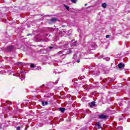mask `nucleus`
Segmentation results:
<instances>
[{
	"label": "nucleus",
	"instance_id": "19",
	"mask_svg": "<svg viewBox=\"0 0 130 130\" xmlns=\"http://www.w3.org/2000/svg\"><path fill=\"white\" fill-rule=\"evenodd\" d=\"M73 58H77V55L74 54V56H73Z\"/></svg>",
	"mask_w": 130,
	"mask_h": 130
},
{
	"label": "nucleus",
	"instance_id": "11",
	"mask_svg": "<svg viewBox=\"0 0 130 130\" xmlns=\"http://www.w3.org/2000/svg\"><path fill=\"white\" fill-rule=\"evenodd\" d=\"M107 6V4H106V3H103L102 5V7L103 8H106V6Z\"/></svg>",
	"mask_w": 130,
	"mask_h": 130
},
{
	"label": "nucleus",
	"instance_id": "13",
	"mask_svg": "<svg viewBox=\"0 0 130 130\" xmlns=\"http://www.w3.org/2000/svg\"><path fill=\"white\" fill-rule=\"evenodd\" d=\"M71 53H72V50H71V49L67 50V54H70Z\"/></svg>",
	"mask_w": 130,
	"mask_h": 130
},
{
	"label": "nucleus",
	"instance_id": "16",
	"mask_svg": "<svg viewBox=\"0 0 130 130\" xmlns=\"http://www.w3.org/2000/svg\"><path fill=\"white\" fill-rule=\"evenodd\" d=\"M71 2L73 4H76V3H77V0H71Z\"/></svg>",
	"mask_w": 130,
	"mask_h": 130
},
{
	"label": "nucleus",
	"instance_id": "23",
	"mask_svg": "<svg viewBox=\"0 0 130 130\" xmlns=\"http://www.w3.org/2000/svg\"><path fill=\"white\" fill-rule=\"evenodd\" d=\"M43 41H44V42H47V41H48L44 40Z\"/></svg>",
	"mask_w": 130,
	"mask_h": 130
},
{
	"label": "nucleus",
	"instance_id": "26",
	"mask_svg": "<svg viewBox=\"0 0 130 130\" xmlns=\"http://www.w3.org/2000/svg\"><path fill=\"white\" fill-rule=\"evenodd\" d=\"M110 59V58H107V60H109Z\"/></svg>",
	"mask_w": 130,
	"mask_h": 130
},
{
	"label": "nucleus",
	"instance_id": "21",
	"mask_svg": "<svg viewBox=\"0 0 130 130\" xmlns=\"http://www.w3.org/2000/svg\"><path fill=\"white\" fill-rule=\"evenodd\" d=\"M109 37H110V36L109 35H106V38H109Z\"/></svg>",
	"mask_w": 130,
	"mask_h": 130
},
{
	"label": "nucleus",
	"instance_id": "10",
	"mask_svg": "<svg viewBox=\"0 0 130 130\" xmlns=\"http://www.w3.org/2000/svg\"><path fill=\"white\" fill-rule=\"evenodd\" d=\"M96 125H97L98 128H101V125L100 124V123L98 122L96 124Z\"/></svg>",
	"mask_w": 130,
	"mask_h": 130
},
{
	"label": "nucleus",
	"instance_id": "8",
	"mask_svg": "<svg viewBox=\"0 0 130 130\" xmlns=\"http://www.w3.org/2000/svg\"><path fill=\"white\" fill-rule=\"evenodd\" d=\"M56 21H57V19H56V18H52V19H51V22H56Z\"/></svg>",
	"mask_w": 130,
	"mask_h": 130
},
{
	"label": "nucleus",
	"instance_id": "25",
	"mask_svg": "<svg viewBox=\"0 0 130 130\" xmlns=\"http://www.w3.org/2000/svg\"><path fill=\"white\" fill-rule=\"evenodd\" d=\"M50 49H52V48H53L52 47H50L49 48Z\"/></svg>",
	"mask_w": 130,
	"mask_h": 130
},
{
	"label": "nucleus",
	"instance_id": "5",
	"mask_svg": "<svg viewBox=\"0 0 130 130\" xmlns=\"http://www.w3.org/2000/svg\"><path fill=\"white\" fill-rule=\"evenodd\" d=\"M95 103H96L95 102H92L91 103H89L90 107H94L95 106Z\"/></svg>",
	"mask_w": 130,
	"mask_h": 130
},
{
	"label": "nucleus",
	"instance_id": "22",
	"mask_svg": "<svg viewBox=\"0 0 130 130\" xmlns=\"http://www.w3.org/2000/svg\"><path fill=\"white\" fill-rule=\"evenodd\" d=\"M20 128H21V127H20V126H18V127H17V130H20Z\"/></svg>",
	"mask_w": 130,
	"mask_h": 130
},
{
	"label": "nucleus",
	"instance_id": "32",
	"mask_svg": "<svg viewBox=\"0 0 130 130\" xmlns=\"http://www.w3.org/2000/svg\"><path fill=\"white\" fill-rule=\"evenodd\" d=\"M111 81H113V80L111 79Z\"/></svg>",
	"mask_w": 130,
	"mask_h": 130
},
{
	"label": "nucleus",
	"instance_id": "9",
	"mask_svg": "<svg viewBox=\"0 0 130 130\" xmlns=\"http://www.w3.org/2000/svg\"><path fill=\"white\" fill-rule=\"evenodd\" d=\"M105 71V74H108L109 73V70H107L106 68H105L104 69Z\"/></svg>",
	"mask_w": 130,
	"mask_h": 130
},
{
	"label": "nucleus",
	"instance_id": "33",
	"mask_svg": "<svg viewBox=\"0 0 130 130\" xmlns=\"http://www.w3.org/2000/svg\"><path fill=\"white\" fill-rule=\"evenodd\" d=\"M26 129H25V130H26Z\"/></svg>",
	"mask_w": 130,
	"mask_h": 130
},
{
	"label": "nucleus",
	"instance_id": "29",
	"mask_svg": "<svg viewBox=\"0 0 130 130\" xmlns=\"http://www.w3.org/2000/svg\"><path fill=\"white\" fill-rule=\"evenodd\" d=\"M8 102H10L9 101H6V103H7Z\"/></svg>",
	"mask_w": 130,
	"mask_h": 130
},
{
	"label": "nucleus",
	"instance_id": "4",
	"mask_svg": "<svg viewBox=\"0 0 130 130\" xmlns=\"http://www.w3.org/2000/svg\"><path fill=\"white\" fill-rule=\"evenodd\" d=\"M118 67L119 69H122V68H124V64L122 63H120L118 64Z\"/></svg>",
	"mask_w": 130,
	"mask_h": 130
},
{
	"label": "nucleus",
	"instance_id": "17",
	"mask_svg": "<svg viewBox=\"0 0 130 130\" xmlns=\"http://www.w3.org/2000/svg\"><path fill=\"white\" fill-rule=\"evenodd\" d=\"M62 54V51H60L59 52H58L57 55H60V54Z\"/></svg>",
	"mask_w": 130,
	"mask_h": 130
},
{
	"label": "nucleus",
	"instance_id": "20",
	"mask_svg": "<svg viewBox=\"0 0 130 130\" xmlns=\"http://www.w3.org/2000/svg\"><path fill=\"white\" fill-rule=\"evenodd\" d=\"M30 67H31V68H35V66H34V64H30Z\"/></svg>",
	"mask_w": 130,
	"mask_h": 130
},
{
	"label": "nucleus",
	"instance_id": "31",
	"mask_svg": "<svg viewBox=\"0 0 130 130\" xmlns=\"http://www.w3.org/2000/svg\"><path fill=\"white\" fill-rule=\"evenodd\" d=\"M21 81H23V79H21Z\"/></svg>",
	"mask_w": 130,
	"mask_h": 130
},
{
	"label": "nucleus",
	"instance_id": "30",
	"mask_svg": "<svg viewBox=\"0 0 130 130\" xmlns=\"http://www.w3.org/2000/svg\"><path fill=\"white\" fill-rule=\"evenodd\" d=\"M87 5H88V4H85V6H87Z\"/></svg>",
	"mask_w": 130,
	"mask_h": 130
},
{
	"label": "nucleus",
	"instance_id": "2",
	"mask_svg": "<svg viewBox=\"0 0 130 130\" xmlns=\"http://www.w3.org/2000/svg\"><path fill=\"white\" fill-rule=\"evenodd\" d=\"M99 118L100 119H105V118H107V116L104 114H101L99 115Z\"/></svg>",
	"mask_w": 130,
	"mask_h": 130
},
{
	"label": "nucleus",
	"instance_id": "12",
	"mask_svg": "<svg viewBox=\"0 0 130 130\" xmlns=\"http://www.w3.org/2000/svg\"><path fill=\"white\" fill-rule=\"evenodd\" d=\"M64 8H66V9H67L68 11H70V7H69V6H67V5H64Z\"/></svg>",
	"mask_w": 130,
	"mask_h": 130
},
{
	"label": "nucleus",
	"instance_id": "24",
	"mask_svg": "<svg viewBox=\"0 0 130 130\" xmlns=\"http://www.w3.org/2000/svg\"><path fill=\"white\" fill-rule=\"evenodd\" d=\"M55 83V84H57L58 83V80H57Z\"/></svg>",
	"mask_w": 130,
	"mask_h": 130
},
{
	"label": "nucleus",
	"instance_id": "1",
	"mask_svg": "<svg viewBox=\"0 0 130 130\" xmlns=\"http://www.w3.org/2000/svg\"><path fill=\"white\" fill-rule=\"evenodd\" d=\"M14 50V46H9L7 47L6 50L7 51L10 52L12 51V50Z\"/></svg>",
	"mask_w": 130,
	"mask_h": 130
},
{
	"label": "nucleus",
	"instance_id": "27",
	"mask_svg": "<svg viewBox=\"0 0 130 130\" xmlns=\"http://www.w3.org/2000/svg\"><path fill=\"white\" fill-rule=\"evenodd\" d=\"M103 82H106V79H104Z\"/></svg>",
	"mask_w": 130,
	"mask_h": 130
},
{
	"label": "nucleus",
	"instance_id": "7",
	"mask_svg": "<svg viewBox=\"0 0 130 130\" xmlns=\"http://www.w3.org/2000/svg\"><path fill=\"white\" fill-rule=\"evenodd\" d=\"M59 110L61 112H64L65 110H66V108H60L59 109Z\"/></svg>",
	"mask_w": 130,
	"mask_h": 130
},
{
	"label": "nucleus",
	"instance_id": "14",
	"mask_svg": "<svg viewBox=\"0 0 130 130\" xmlns=\"http://www.w3.org/2000/svg\"><path fill=\"white\" fill-rule=\"evenodd\" d=\"M18 66H19V67H23V66H24V63H23L22 62H19Z\"/></svg>",
	"mask_w": 130,
	"mask_h": 130
},
{
	"label": "nucleus",
	"instance_id": "15",
	"mask_svg": "<svg viewBox=\"0 0 130 130\" xmlns=\"http://www.w3.org/2000/svg\"><path fill=\"white\" fill-rule=\"evenodd\" d=\"M119 129L122 130V129H123V128L122 127V126L118 127L117 128V130H119Z\"/></svg>",
	"mask_w": 130,
	"mask_h": 130
},
{
	"label": "nucleus",
	"instance_id": "6",
	"mask_svg": "<svg viewBox=\"0 0 130 130\" xmlns=\"http://www.w3.org/2000/svg\"><path fill=\"white\" fill-rule=\"evenodd\" d=\"M42 104L43 106H45V105H48V102H42Z\"/></svg>",
	"mask_w": 130,
	"mask_h": 130
},
{
	"label": "nucleus",
	"instance_id": "18",
	"mask_svg": "<svg viewBox=\"0 0 130 130\" xmlns=\"http://www.w3.org/2000/svg\"><path fill=\"white\" fill-rule=\"evenodd\" d=\"M81 61V60H80V59H78L76 61V62H77L78 63H79V62H80Z\"/></svg>",
	"mask_w": 130,
	"mask_h": 130
},
{
	"label": "nucleus",
	"instance_id": "3",
	"mask_svg": "<svg viewBox=\"0 0 130 130\" xmlns=\"http://www.w3.org/2000/svg\"><path fill=\"white\" fill-rule=\"evenodd\" d=\"M77 41H75V40H72L71 42V45L72 46H76L77 45Z\"/></svg>",
	"mask_w": 130,
	"mask_h": 130
},
{
	"label": "nucleus",
	"instance_id": "28",
	"mask_svg": "<svg viewBox=\"0 0 130 130\" xmlns=\"http://www.w3.org/2000/svg\"><path fill=\"white\" fill-rule=\"evenodd\" d=\"M30 35H31V34H27V36H30Z\"/></svg>",
	"mask_w": 130,
	"mask_h": 130
}]
</instances>
